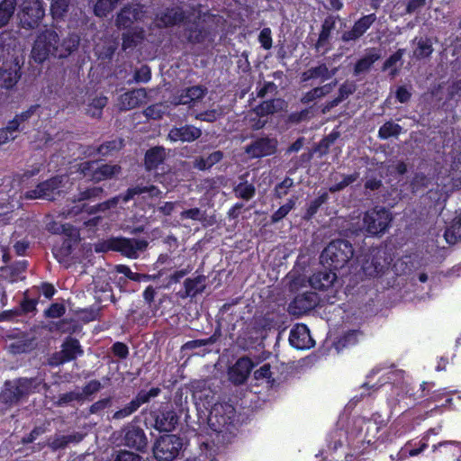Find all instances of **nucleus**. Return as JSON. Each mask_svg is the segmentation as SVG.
<instances>
[{
	"label": "nucleus",
	"instance_id": "f257e3e1",
	"mask_svg": "<svg viewBox=\"0 0 461 461\" xmlns=\"http://www.w3.org/2000/svg\"><path fill=\"white\" fill-rule=\"evenodd\" d=\"M79 45V37L70 34L60 41L59 36L53 29L41 32L33 43L32 57L35 62L41 64L50 56L58 59L68 57Z\"/></svg>",
	"mask_w": 461,
	"mask_h": 461
},
{
	"label": "nucleus",
	"instance_id": "f03ea898",
	"mask_svg": "<svg viewBox=\"0 0 461 461\" xmlns=\"http://www.w3.org/2000/svg\"><path fill=\"white\" fill-rule=\"evenodd\" d=\"M41 384L45 388L48 387L47 384L38 377H19L14 381L7 380L0 392V402L7 408L14 406L28 395L39 392Z\"/></svg>",
	"mask_w": 461,
	"mask_h": 461
},
{
	"label": "nucleus",
	"instance_id": "7ed1b4c3",
	"mask_svg": "<svg viewBox=\"0 0 461 461\" xmlns=\"http://www.w3.org/2000/svg\"><path fill=\"white\" fill-rule=\"evenodd\" d=\"M353 256L354 249L348 240H335L330 242L323 249L321 255V261L337 271L343 268Z\"/></svg>",
	"mask_w": 461,
	"mask_h": 461
},
{
	"label": "nucleus",
	"instance_id": "20e7f679",
	"mask_svg": "<svg viewBox=\"0 0 461 461\" xmlns=\"http://www.w3.org/2000/svg\"><path fill=\"white\" fill-rule=\"evenodd\" d=\"M183 438L175 434L160 436L155 442L152 451L157 461H173L183 448Z\"/></svg>",
	"mask_w": 461,
	"mask_h": 461
},
{
	"label": "nucleus",
	"instance_id": "39448f33",
	"mask_svg": "<svg viewBox=\"0 0 461 461\" xmlns=\"http://www.w3.org/2000/svg\"><path fill=\"white\" fill-rule=\"evenodd\" d=\"M61 349L54 352L49 357L50 366H59L66 363L76 360L84 355V349L77 339L68 336L61 344Z\"/></svg>",
	"mask_w": 461,
	"mask_h": 461
},
{
	"label": "nucleus",
	"instance_id": "423d86ee",
	"mask_svg": "<svg viewBox=\"0 0 461 461\" xmlns=\"http://www.w3.org/2000/svg\"><path fill=\"white\" fill-rule=\"evenodd\" d=\"M151 426L158 431L170 432L179 422V416L172 404L161 405L158 409L150 411Z\"/></svg>",
	"mask_w": 461,
	"mask_h": 461
},
{
	"label": "nucleus",
	"instance_id": "0eeeda50",
	"mask_svg": "<svg viewBox=\"0 0 461 461\" xmlns=\"http://www.w3.org/2000/svg\"><path fill=\"white\" fill-rule=\"evenodd\" d=\"M160 393L161 389L158 386L152 387L149 390H140L130 402L113 413V418L114 420H122L131 416L137 411L141 405L149 403L151 399L158 397Z\"/></svg>",
	"mask_w": 461,
	"mask_h": 461
},
{
	"label": "nucleus",
	"instance_id": "6e6552de",
	"mask_svg": "<svg viewBox=\"0 0 461 461\" xmlns=\"http://www.w3.org/2000/svg\"><path fill=\"white\" fill-rule=\"evenodd\" d=\"M62 182L63 177L59 176L41 182L34 189L26 192V198L54 201L62 192Z\"/></svg>",
	"mask_w": 461,
	"mask_h": 461
},
{
	"label": "nucleus",
	"instance_id": "1a4fd4ad",
	"mask_svg": "<svg viewBox=\"0 0 461 461\" xmlns=\"http://www.w3.org/2000/svg\"><path fill=\"white\" fill-rule=\"evenodd\" d=\"M45 11L39 0H24L19 14L22 27L34 29L38 27L44 17Z\"/></svg>",
	"mask_w": 461,
	"mask_h": 461
},
{
	"label": "nucleus",
	"instance_id": "9d476101",
	"mask_svg": "<svg viewBox=\"0 0 461 461\" xmlns=\"http://www.w3.org/2000/svg\"><path fill=\"white\" fill-rule=\"evenodd\" d=\"M122 433L123 446L141 453L147 451L149 439L142 428L136 424L129 423L123 428Z\"/></svg>",
	"mask_w": 461,
	"mask_h": 461
},
{
	"label": "nucleus",
	"instance_id": "9b49d317",
	"mask_svg": "<svg viewBox=\"0 0 461 461\" xmlns=\"http://www.w3.org/2000/svg\"><path fill=\"white\" fill-rule=\"evenodd\" d=\"M147 247L148 242L145 240L114 237V251L129 258H137L138 252L144 250Z\"/></svg>",
	"mask_w": 461,
	"mask_h": 461
},
{
	"label": "nucleus",
	"instance_id": "f8f14e48",
	"mask_svg": "<svg viewBox=\"0 0 461 461\" xmlns=\"http://www.w3.org/2000/svg\"><path fill=\"white\" fill-rule=\"evenodd\" d=\"M235 413V408L231 404H215L210 411L209 421L212 426H215L213 421L215 420L218 428L213 429L221 431V429L232 424Z\"/></svg>",
	"mask_w": 461,
	"mask_h": 461
},
{
	"label": "nucleus",
	"instance_id": "ddd939ff",
	"mask_svg": "<svg viewBox=\"0 0 461 461\" xmlns=\"http://www.w3.org/2000/svg\"><path fill=\"white\" fill-rule=\"evenodd\" d=\"M277 140L268 137L258 138L248 145L245 151L253 158H260L276 153Z\"/></svg>",
	"mask_w": 461,
	"mask_h": 461
},
{
	"label": "nucleus",
	"instance_id": "4468645a",
	"mask_svg": "<svg viewBox=\"0 0 461 461\" xmlns=\"http://www.w3.org/2000/svg\"><path fill=\"white\" fill-rule=\"evenodd\" d=\"M210 35V32L204 23L194 19L185 23L183 36L188 43H203Z\"/></svg>",
	"mask_w": 461,
	"mask_h": 461
},
{
	"label": "nucleus",
	"instance_id": "2eb2a0df",
	"mask_svg": "<svg viewBox=\"0 0 461 461\" xmlns=\"http://www.w3.org/2000/svg\"><path fill=\"white\" fill-rule=\"evenodd\" d=\"M143 7L140 5H128L118 13L115 24L119 29H129L132 24L142 19Z\"/></svg>",
	"mask_w": 461,
	"mask_h": 461
},
{
	"label": "nucleus",
	"instance_id": "dca6fc26",
	"mask_svg": "<svg viewBox=\"0 0 461 461\" xmlns=\"http://www.w3.org/2000/svg\"><path fill=\"white\" fill-rule=\"evenodd\" d=\"M319 297L314 292H305L297 294L289 304L293 314L303 315L312 311L318 305Z\"/></svg>",
	"mask_w": 461,
	"mask_h": 461
},
{
	"label": "nucleus",
	"instance_id": "f3484780",
	"mask_svg": "<svg viewBox=\"0 0 461 461\" xmlns=\"http://www.w3.org/2000/svg\"><path fill=\"white\" fill-rule=\"evenodd\" d=\"M206 276L199 275L194 277H187L183 284V289L176 293L180 299L195 298L198 294L204 292L206 288Z\"/></svg>",
	"mask_w": 461,
	"mask_h": 461
},
{
	"label": "nucleus",
	"instance_id": "a211bd4d",
	"mask_svg": "<svg viewBox=\"0 0 461 461\" xmlns=\"http://www.w3.org/2000/svg\"><path fill=\"white\" fill-rule=\"evenodd\" d=\"M289 343L296 349H309L314 346V341L305 324H297L291 330Z\"/></svg>",
	"mask_w": 461,
	"mask_h": 461
},
{
	"label": "nucleus",
	"instance_id": "6ab92c4d",
	"mask_svg": "<svg viewBox=\"0 0 461 461\" xmlns=\"http://www.w3.org/2000/svg\"><path fill=\"white\" fill-rule=\"evenodd\" d=\"M402 379V371L391 367L385 374L382 375L378 378L376 385L378 384L379 387H383L386 384H389L392 386V388L395 387L396 389L400 385V388L402 392H404L405 396L411 397L413 393L411 392L409 385L405 384Z\"/></svg>",
	"mask_w": 461,
	"mask_h": 461
},
{
	"label": "nucleus",
	"instance_id": "aec40b11",
	"mask_svg": "<svg viewBox=\"0 0 461 461\" xmlns=\"http://www.w3.org/2000/svg\"><path fill=\"white\" fill-rule=\"evenodd\" d=\"M375 23V14L362 16L355 22L353 27L349 31H345L341 35V41L344 42L355 41L361 38L366 31Z\"/></svg>",
	"mask_w": 461,
	"mask_h": 461
},
{
	"label": "nucleus",
	"instance_id": "412c9836",
	"mask_svg": "<svg viewBox=\"0 0 461 461\" xmlns=\"http://www.w3.org/2000/svg\"><path fill=\"white\" fill-rule=\"evenodd\" d=\"M253 367L254 363L249 357H240L234 366L230 369L229 375L230 380L235 384H244L249 378Z\"/></svg>",
	"mask_w": 461,
	"mask_h": 461
},
{
	"label": "nucleus",
	"instance_id": "4be33fe9",
	"mask_svg": "<svg viewBox=\"0 0 461 461\" xmlns=\"http://www.w3.org/2000/svg\"><path fill=\"white\" fill-rule=\"evenodd\" d=\"M156 19L160 27H172L183 23L185 13L181 6L167 7L157 14Z\"/></svg>",
	"mask_w": 461,
	"mask_h": 461
},
{
	"label": "nucleus",
	"instance_id": "5701e85b",
	"mask_svg": "<svg viewBox=\"0 0 461 461\" xmlns=\"http://www.w3.org/2000/svg\"><path fill=\"white\" fill-rule=\"evenodd\" d=\"M202 136V130L191 124L173 127L168 132L171 141L193 142Z\"/></svg>",
	"mask_w": 461,
	"mask_h": 461
},
{
	"label": "nucleus",
	"instance_id": "b1692460",
	"mask_svg": "<svg viewBox=\"0 0 461 461\" xmlns=\"http://www.w3.org/2000/svg\"><path fill=\"white\" fill-rule=\"evenodd\" d=\"M335 271L336 270L329 267V270L323 269L314 272L309 278L310 285L315 290H327L333 285L338 277Z\"/></svg>",
	"mask_w": 461,
	"mask_h": 461
},
{
	"label": "nucleus",
	"instance_id": "393cba45",
	"mask_svg": "<svg viewBox=\"0 0 461 461\" xmlns=\"http://www.w3.org/2000/svg\"><path fill=\"white\" fill-rule=\"evenodd\" d=\"M207 93L204 86L197 85L185 87L181 90L180 94L176 97V104L191 105L203 100Z\"/></svg>",
	"mask_w": 461,
	"mask_h": 461
},
{
	"label": "nucleus",
	"instance_id": "a878e982",
	"mask_svg": "<svg viewBox=\"0 0 461 461\" xmlns=\"http://www.w3.org/2000/svg\"><path fill=\"white\" fill-rule=\"evenodd\" d=\"M167 154L165 148L155 146L149 149L144 156V165L148 171L155 170L159 165L163 164Z\"/></svg>",
	"mask_w": 461,
	"mask_h": 461
},
{
	"label": "nucleus",
	"instance_id": "bb28decb",
	"mask_svg": "<svg viewBox=\"0 0 461 461\" xmlns=\"http://www.w3.org/2000/svg\"><path fill=\"white\" fill-rule=\"evenodd\" d=\"M83 438L84 436L78 432L70 435L55 436L48 439L47 446L52 452H56L59 449L66 448L69 443H79Z\"/></svg>",
	"mask_w": 461,
	"mask_h": 461
},
{
	"label": "nucleus",
	"instance_id": "cd10ccee",
	"mask_svg": "<svg viewBox=\"0 0 461 461\" xmlns=\"http://www.w3.org/2000/svg\"><path fill=\"white\" fill-rule=\"evenodd\" d=\"M21 77L18 62L14 63V68H0V86L5 89L13 88Z\"/></svg>",
	"mask_w": 461,
	"mask_h": 461
},
{
	"label": "nucleus",
	"instance_id": "c85d7f7f",
	"mask_svg": "<svg viewBox=\"0 0 461 461\" xmlns=\"http://www.w3.org/2000/svg\"><path fill=\"white\" fill-rule=\"evenodd\" d=\"M146 97L145 89H134L121 95V102L123 109L131 110L140 106Z\"/></svg>",
	"mask_w": 461,
	"mask_h": 461
},
{
	"label": "nucleus",
	"instance_id": "c756f323",
	"mask_svg": "<svg viewBox=\"0 0 461 461\" xmlns=\"http://www.w3.org/2000/svg\"><path fill=\"white\" fill-rule=\"evenodd\" d=\"M337 19H339V16L328 15L322 22L321 32L315 44L317 50L323 47L329 41L331 32L336 27Z\"/></svg>",
	"mask_w": 461,
	"mask_h": 461
},
{
	"label": "nucleus",
	"instance_id": "7c9ffc66",
	"mask_svg": "<svg viewBox=\"0 0 461 461\" xmlns=\"http://www.w3.org/2000/svg\"><path fill=\"white\" fill-rule=\"evenodd\" d=\"M121 169L122 168L119 165L103 164L96 167L93 172L92 181L99 183L106 179H111L114 176L118 175L121 172Z\"/></svg>",
	"mask_w": 461,
	"mask_h": 461
},
{
	"label": "nucleus",
	"instance_id": "2f4dec72",
	"mask_svg": "<svg viewBox=\"0 0 461 461\" xmlns=\"http://www.w3.org/2000/svg\"><path fill=\"white\" fill-rule=\"evenodd\" d=\"M77 244L78 242L63 239L60 245L53 247L52 254L59 263L64 262L72 254L74 248Z\"/></svg>",
	"mask_w": 461,
	"mask_h": 461
},
{
	"label": "nucleus",
	"instance_id": "473e14b6",
	"mask_svg": "<svg viewBox=\"0 0 461 461\" xmlns=\"http://www.w3.org/2000/svg\"><path fill=\"white\" fill-rule=\"evenodd\" d=\"M331 74L329 71V68L325 63H321L317 67L311 68L302 74V81L308 82L312 79L321 77L322 81L328 80L331 77Z\"/></svg>",
	"mask_w": 461,
	"mask_h": 461
},
{
	"label": "nucleus",
	"instance_id": "72a5a7b5",
	"mask_svg": "<svg viewBox=\"0 0 461 461\" xmlns=\"http://www.w3.org/2000/svg\"><path fill=\"white\" fill-rule=\"evenodd\" d=\"M375 63V50L374 49H370L368 53L359 59L355 66H354V71H353V75L355 77H360L362 75H366L371 68V67L374 65Z\"/></svg>",
	"mask_w": 461,
	"mask_h": 461
},
{
	"label": "nucleus",
	"instance_id": "f704fd0d",
	"mask_svg": "<svg viewBox=\"0 0 461 461\" xmlns=\"http://www.w3.org/2000/svg\"><path fill=\"white\" fill-rule=\"evenodd\" d=\"M393 221V214L389 210L382 208L376 210V237L384 234Z\"/></svg>",
	"mask_w": 461,
	"mask_h": 461
},
{
	"label": "nucleus",
	"instance_id": "c9c22d12",
	"mask_svg": "<svg viewBox=\"0 0 461 461\" xmlns=\"http://www.w3.org/2000/svg\"><path fill=\"white\" fill-rule=\"evenodd\" d=\"M444 237L450 245L461 240V215L453 220L451 225L445 230Z\"/></svg>",
	"mask_w": 461,
	"mask_h": 461
},
{
	"label": "nucleus",
	"instance_id": "e433bc0d",
	"mask_svg": "<svg viewBox=\"0 0 461 461\" xmlns=\"http://www.w3.org/2000/svg\"><path fill=\"white\" fill-rule=\"evenodd\" d=\"M16 5V0H2L0 3V28L9 23L14 14Z\"/></svg>",
	"mask_w": 461,
	"mask_h": 461
},
{
	"label": "nucleus",
	"instance_id": "4c0bfd02",
	"mask_svg": "<svg viewBox=\"0 0 461 461\" xmlns=\"http://www.w3.org/2000/svg\"><path fill=\"white\" fill-rule=\"evenodd\" d=\"M235 196L249 201L256 194V187L247 180L239 183L234 188Z\"/></svg>",
	"mask_w": 461,
	"mask_h": 461
},
{
	"label": "nucleus",
	"instance_id": "58836bf2",
	"mask_svg": "<svg viewBox=\"0 0 461 461\" xmlns=\"http://www.w3.org/2000/svg\"><path fill=\"white\" fill-rule=\"evenodd\" d=\"M280 99H269L261 102L254 109V113L259 117H265L270 114H274L278 111L276 106L277 103H280Z\"/></svg>",
	"mask_w": 461,
	"mask_h": 461
},
{
	"label": "nucleus",
	"instance_id": "ea45409f",
	"mask_svg": "<svg viewBox=\"0 0 461 461\" xmlns=\"http://www.w3.org/2000/svg\"><path fill=\"white\" fill-rule=\"evenodd\" d=\"M120 0H97L94 5L95 16L106 17L118 5Z\"/></svg>",
	"mask_w": 461,
	"mask_h": 461
},
{
	"label": "nucleus",
	"instance_id": "a19ab883",
	"mask_svg": "<svg viewBox=\"0 0 461 461\" xmlns=\"http://www.w3.org/2000/svg\"><path fill=\"white\" fill-rule=\"evenodd\" d=\"M328 199H329L328 193L323 192V193L320 194L315 199L311 201V203H309V205L304 212L303 219L306 221H310L311 219H312L313 216L319 211L320 207L323 203H325L328 201Z\"/></svg>",
	"mask_w": 461,
	"mask_h": 461
},
{
	"label": "nucleus",
	"instance_id": "79ce46f5",
	"mask_svg": "<svg viewBox=\"0 0 461 461\" xmlns=\"http://www.w3.org/2000/svg\"><path fill=\"white\" fill-rule=\"evenodd\" d=\"M433 52L432 41L429 38H420L413 53L416 59H422L429 58Z\"/></svg>",
	"mask_w": 461,
	"mask_h": 461
},
{
	"label": "nucleus",
	"instance_id": "37998d69",
	"mask_svg": "<svg viewBox=\"0 0 461 461\" xmlns=\"http://www.w3.org/2000/svg\"><path fill=\"white\" fill-rule=\"evenodd\" d=\"M116 271L124 275L128 279L134 282H147L151 279L150 275L132 272L131 268L126 265H117Z\"/></svg>",
	"mask_w": 461,
	"mask_h": 461
},
{
	"label": "nucleus",
	"instance_id": "c03bdc74",
	"mask_svg": "<svg viewBox=\"0 0 461 461\" xmlns=\"http://www.w3.org/2000/svg\"><path fill=\"white\" fill-rule=\"evenodd\" d=\"M357 275L361 279L364 278H371L375 276V256L368 255L367 258H363L361 260L360 269L357 272Z\"/></svg>",
	"mask_w": 461,
	"mask_h": 461
},
{
	"label": "nucleus",
	"instance_id": "a18cd8bd",
	"mask_svg": "<svg viewBox=\"0 0 461 461\" xmlns=\"http://www.w3.org/2000/svg\"><path fill=\"white\" fill-rule=\"evenodd\" d=\"M402 131V127L393 122H386L383 124L378 131L381 139L386 140L391 137H397Z\"/></svg>",
	"mask_w": 461,
	"mask_h": 461
},
{
	"label": "nucleus",
	"instance_id": "49530a36",
	"mask_svg": "<svg viewBox=\"0 0 461 461\" xmlns=\"http://www.w3.org/2000/svg\"><path fill=\"white\" fill-rule=\"evenodd\" d=\"M295 199L290 198L288 201L280 206L272 215L271 222L277 223L282 221L286 215L294 208Z\"/></svg>",
	"mask_w": 461,
	"mask_h": 461
},
{
	"label": "nucleus",
	"instance_id": "de8ad7c7",
	"mask_svg": "<svg viewBox=\"0 0 461 461\" xmlns=\"http://www.w3.org/2000/svg\"><path fill=\"white\" fill-rule=\"evenodd\" d=\"M216 342V338L214 335L210 336L206 339H198L186 341L182 347V351H191L198 348L205 347L208 345H212Z\"/></svg>",
	"mask_w": 461,
	"mask_h": 461
},
{
	"label": "nucleus",
	"instance_id": "09e8293b",
	"mask_svg": "<svg viewBox=\"0 0 461 461\" xmlns=\"http://www.w3.org/2000/svg\"><path fill=\"white\" fill-rule=\"evenodd\" d=\"M429 446L428 436H423L418 441H409L406 445V450L410 456H415L423 452Z\"/></svg>",
	"mask_w": 461,
	"mask_h": 461
},
{
	"label": "nucleus",
	"instance_id": "8fccbe9b",
	"mask_svg": "<svg viewBox=\"0 0 461 461\" xmlns=\"http://www.w3.org/2000/svg\"><path fill=\"white\" fill-rule=\"evenodd\" d=\"M69 0H51L50 12L55 19H61L68 12Z\"/></svg>",
	"mask_w": 461,
	"mask_h": 461
},
{
	"label": "nucleus",
	"instance_id": "3c124183",
	"mask_svg": "<svg viewBox=\"0 0 461 461\" xmlns=\"http://www.w3.org/2000/svg\"><path fill=\"white\" fill-rule=\"evenodd\" d=\"M155 190L158 191V188L155 185H149V186L136 185L133 187H130L123 194L122 200H123V202L127 203V202L132 200L136 195H140L144 193H151Z\"/></svg>",
	"mask_w": 461,
	"mask_h": 461
},
{
	"label": "nucleus",
	"instance_id": "603ef678",
	"mask_svg": "<svg viewBox=\"0 0 461 461\" xmlns=\"http://www.w3.org/2000/svg\"><path fill=\"white\" fill-rule=\"evenodd\" d=\"M72 402H82V397L79 392L71 391L60 393L54 404L57 407H64L70 404Z\"/></svg>",
	"mask_w": 461,
	"mask_h": 461
},
{
	"label": "nucleus",
	"instance_id": "864d4df0",
	"mask_svg": "<svg viewBox=\"0 0 461 461\" xmlns=\"http://www.w3.org/2000/svg\"><path fill=\"white\" fill-rule=\"evenodd\" d=\"M103 388V385L99 380L94 379L87 382L82 388V392H79L82 397V402L85 400H90V396L98 393Z\"/></svg>",
	"mask_w": 461,
	"mask_h": 461
},
{
	"label": "nucleus",
	"instance_id": "5fc2aeb1",
	"mask_svg": "<svg viewBox=\"0 0 461 461\" xmlns=\"http://www.w3.org/2000/svg\"><path fill=\"white\" fill-rule=\"evenodd\" d=\"M358 177H359V173H357V172H354L353 174L343 176V179L340 182L330 185L329 187V191L332 194L342 191L347 186H348L349 185L356 182L358 179Z\"/></svg>",
	"mask_w": 461,
	"mask_h": 461
},
{
	"label": "nucleus",
	"instance_id": "6e6d98bb",
	"mask_svg": "<svg viewBox=\"0 0 461 461\" xmlns=\"http://www.w3.org/2000/svg\"><path fill=\"white\" fill-rule=\"evenodd\" d=\"M38 299L28 298L25 294L20 303V308H16L20 315L28 314L37 311Z\"/></svg>",
	"mask_w": 461,
	"mask_h": 461
},
{
	"label": "nucleus",
	"instance_id": "4d7b16f0",
	"mask_svg": "<svg viewBox=\"0 0 461 461\" xmlns=\"http://www.w3.org/2000/svg\"><path fill=\"white\" fill-rule=\"evenodd\" d=\"M122 141H117L115 140L105 141L98 146L96 153L102 156H107L113 150H118L122 148Z\"/></svg>",
	"mask_w": 461,
	"mask_h": 461
},
{
	"label": "nucleus",
	"instance_id": "13d9d810",
	"mask_svg": "<svg viewBox=\"0 0 461 461\" xmlns=\"http://www.w3.org/2000/svg\"><path fill=\"white\" fill-rule=\"evenodd\" d=\"M363 228L370 237L375 236V208L369 209L363 217Z\"/></svg>",
	"mask_w": 461,
	"mask_h": 461
},
{
	"label": "nucleus",
	"instance_id": "bf43d9fd",
	"mask_svg": "<svg viewBox=\"0 0 461 461\" xmlns=\"http://www.w3.org/2000/svg\"><path fill=\"white\" fill-rule=\"evenodd\" d=\"M59 230H60L61 233L64 235V240H71L76 242H79V231L78 230L74 227L70 223H65L61 224L59 227Z\"/></svg>",
	"mask_w": 461,
	"mask_h": 461
},
{
	"label": "nucleus",
	"instance_id": "052dcab7",
	"mask_svg": "<svg viewBox=\"0 0 461 461\" xmlns=\"http://www.w3.org/2000/svg\"><path fill=\"white\" fill-rule=\"evenodd\" d=\"M112 405V398L106 397L94 402L88 409V414H101Z\"/></svg>",
	"mask_w": 461,
	"mask_h": 461
},
{
	"label": "nucleus",
	"instance_id": "680f3d73",
	"mask_svg": "<svg viewBox=\"0 0 461 461\" xmlns=\"http://www.w3.org/2000/svg\"><path fill=\"white\" fill-rule=\"evenodd\" d=\"M66 312V307L63 303H53L44 311V315L47 318H60Z\"/></svg>",
	"mask_w": 461,
	"mask_h": 461
},
{
	"label": "nucleus",
	"instance_id": "e2e57ef3",
	"mask_svg": "<svg viewBox=\"0 0 461 461\" xmlns=\"http://www.w3.org/2000/svg\"><path fill=\"white\" fill-rule=\"evenodd\" d=\"M151 79V70L148 65H142L135 69L133 80L136 83H148Z\"/></svg>",
	"mask_w": 461,
	"mask_h": 461
},
{
	"label": "nucleus",
	"instance_id": "0e129e2a",
	"mask_svg": "<svg viewBox=\"0 0 461 461\" xmlns=\"http://www.w3.org/2000/svg\"><path fill=\"white\" fill-rule=\"evenodd\" d=\"M140 38V34L136 33V32H127L122 33V50H126L128 49H131L133 47H136L138 42H139V39Z\"/></svg>",
	"mask_w": 461,
	"mask_h": 461
},
{
	"label": "nucleus",
	"instance_id": "69168bd1",
	"mask_svg": "<svg viewBox=\"0 0 461 461\" xmlns=\"http://www.w3.org/2000/svg\"><path fill=\"white\" fill-rule=\"evenodd\" d=\"M5 132L10 135V140H14L16 138L15 132H21L24 130V125L19 122L15 117L7 122V125L4 127Z\"/></svg>",
	"mask_w": 461,
	"mask_h": 461
},
{
	"label": "nucleus",
	"instance_id": "338daca9",
	"mask_svg": "<svg viewBox=\"0 0 461 461\" xmlns=\"http://www.w3.org/2000/svg\"><path fill=\"white\" fill-rule=\"evenodd\" d=\"M258 41L264 50H270L273 45L272 32L268 27L263 28L258 35Z\"/></svg>",
	"mask_w": 461,
	"mask_h": 461
},
{
	"label": "nucleus",
	"instance_id": "774afa93",
	"mask_svg": "<svg viewBox=\"0 0 461 461\" xmlns=\"http://www.w3.org/2000/svg\"><path fill=\"white\" fill-rule=\"evenodd\" d=\"M113 461H145L144 458L139 454L128 451L119 450Z\"/></svg>",
	"mask_w": 461,
	"mask_h": 461
}]
</instances>
